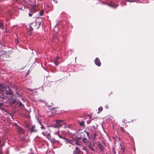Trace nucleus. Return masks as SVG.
<instances>
[{
  "instance_id": "1",
  "label": "nucleus",
  "mask_w": 154,
  "mask_h": 154,
  "mask_svg": "<svg viewBox=\"0 0 154 154\" xmlns=\"http://www.w3.org/2000/svg\"><path fill=\"white\" fill-rule=\"evenodd\" d=\"M10 53L7 52H5L0 49V55L2 60L4 61L7 60L6 58L10 56Z\"/></svg>"
},
{
  "instance_id": "2",
  "label": "nucleus",
  "mask_w": 154,
  "mask_h": 154,
  "mask_svg": "<svg viewBox=\"0 0 154 154\" xmlns=\"http://www.w3.org/2000/svg\"><path fill=\"white\" fill-rule=\"evenodd\" d=\"M41 23V22L40 21H38V22H34L32 23L29 25L30 30H32L33 28L38 29L40 27Z\"/></svg>"
},
{
  "instance_id": "3",
  "label": "nucleus",
  "mask_w": 154,
  "mask_h": 154,
  "mask_svg": "<svg viewBox=\"0 0 154 154\" xmlns=\"http://www.w3.org/2000/svg\"><path fill=\"white\" fill-rule=\"evenodd\" d=\"M56 124L54 126V127L55 128H59L61 127L63 124H64V121L63 120H56Z\"/></svg>"
},
{
  "instance_id": "4",
  "label": "nucleus",
  "mask_w": 154,
  "mask_h": 154,
  "mask_svg": "<svg viewBox=\"0 0 154 154\" xmlns=\"http://www.w3.org/2000/svg\"><path fill=\"white\" fill-rule=\"evenodd\" d=\"M82 141L86 145L88 146L90 149H92V147L91 146V143L90 142L88 141L87 138H84L82 140Z\"/></svg>"
},
{
  "instance_id": "5",
  "label": "nucleus",
  "mask_w": 154,
  "mask_h": 154,
  "mask_svg": "<svg viewBox=\"0 0 154 154\" xmlns=\"http://www.w3.org/2000/svg\"><path fill=\"white\" fill-rule=\"evenodd\" d=\"M57 134L58 135V136H59V137L60 138H62V139L65 140V141L66 143H70L71 144H73V142L71 140H68V139H66V138H64V137H61L60 135H59V134L58 132L57 133Z\"/></svg>"
},
{
  "instance_id": "6",
  "label": "nucleus",
  "mask_w": 154,
  "mask_h": 154,
  "mask_svg": "<svg viewBox=\"0 0 154 154\" xmlns=\"http://www.w3.org/2000/svg\"><path fill=\"white\" fill-rule=\"evenodd\" d=\"M28 128L31 132H36L37 131V130L35 129L34 125H29L28 126Z\"/></svg>"
},
{
  "instance_id": "7",
  "label": "nucleus",
  "mask_w": 154,
  "mask_h": 154,
  "mask_svg": "<svg viewBox=\"0 0 154 154\" xmlns=\"http://www.w3.org/2000/svg\"><path fill=\"white\" fill-rule=\"evenodd\" d=\"M95 64L98 66H100L101 63L100 59L97 57L95 58L94 60Z\"/></svg>"
},
{
  "instance_id": "8",
  "label": "nucleus",
  "mask_w": 154,
  "mask_h": 154,
  "mask_svg": "<svg viewBox=\"0 0 154 154\" xmlns=\"http://www.w3.org/2000/svg\"><path fill=\"white\" fill-rule=\"evenodd\" d=\"M106 5L110 7H111L113 8H116L118 5V4H116V5H114V3L112 2H111L109 3H106Z\"/></svg>"
},
{
  "instance_id": "9",
  "label": "nucleus",
  "mask_w": 154,
  "mask_h": 154,
  "mask_svg": "<svg viewBox=\"0 0 154 154\" xmlns=\"http://www.w3.org/2000/svg\"><path fill=\"white\" fill-rule=\"evenodd\" d=\"M74 153L76 154H81V151L79 150L78 147H76L74 151Z\"/></svg>"
},
{
  "instance_id": "10",
  "label": "nucleus",
  "mask_w": 154,
  "mask_h": 154,
  "mask_svg": "<svg viewBox=\"0 0 154 154\" xmlns=\"http://www.w3.org/2000/svg\"><path fill=\"white\" fill-rule=\"evenodd\" d=\"M18 130L20 133L24 134V130L20 127H18Z\"/></svg>"
},
{
  "instance_id": "11",
  "label": "nucleus",
  "mask_w": 154,
  "mask_h": 154,
  "mask_svg": "<svg viewBox=\"0 0 154 154\" xmlns=\"http://www.w3.org/2000/svg\"><path fill=\"white\" fill-rule=\"evenodd\" d=\"M72 140L73 142V144H72L73 145H75V144H76V145H78V146H81V145L82 143L77 140H75V141H73Z\"/></svg>"
},
{
  "instance_id": "12",
  "label": "nucleus",
  "mask_w": 154,
  "mask_h": 154,
  "mask_svg": "<svg viewBox=\"0 0 154 154\" xmlns=\"http://www.w3.org/2000/svg\"><path fill=\"white\" fill-rule=\"evenodd\" d=\"M5 26L3 25V23L2 21H0V28L2 29L3 30L5 28Z\"/></svg>"
},
{
  "instance_id": "13",
  "label": "nucleus",
  "mask_w": 154,
  "mask_h": 154,
  "mask_svg": "<svg viewBox=\"0 0 154 154\" xmlns=\"http://www.w3.org/2000/svg\"><path fill=\"white\" fill-rule=\"evenodd\" d=\"M98 147L101 150H103L105 148L104 146L100 144H98Z\"/></svg>"
},
{
  "instance_id": "14",
  "label": "nucleus",
  "mask_w": 154,
  "mask_h": 154,
  "mask_svg": "<svg viewBox=\"0 0 154 154\" xmlns=\"http://www.w3.org/2000/svg\"><path fill=\"white\" fill-rule=\"evenodd\" d=\"M58 58L57 57L56 59H55L54 60V64L56 66H57L58 65L59 63V62H58L57 61V60L58 59Z\"/></svg>"
},
{
  "instance_id": "15",
  "label": "nucleus",
  "mask_w": 154,
  "mask_h": 154,
  "mask_svg": "<svg viewBox=\"0 0 154 154\" xmlns=\"http://www.w3.org/2000/svg\"><path fill=\"white\" fill-rule=\"evenodd\" d=\"M84 122L83 121H82L81 122H79V125H80L82 127L84 126Z\"/></svg>"
},
{
  "instance_id": "16",
  "label": "nucleus",
  "mask_w": 154,
  "mask_h": 154,
  "mask_svg": "<svg viewBox=\"0 0 154 154\" xmlns=\"http://www.w3.org/2000/svg\"><path fill=\"white\" fill-rule=\"evenodd\" d=\"M103 110V108L101 106H100L98 109V113H99L101 112Z\"/></svg>"
},
{
  "instance_id": "17",
  "label": "nucleus",
  "mask_w": 154,
  "mask_h": 154,
  "mask_svg": "<svg viewBox=\"0 0 154 154\" xmlns=\"http://www.w3.org/2000/svg\"><path fill=\"white\" fill-rule=\"evenodd\" d=\"M2 100H3V99H0V101H2V103H0V106H2L3 105L4 103H5V102L4 101Z\"/></svg>"
},
{
  "instance_id": "18",
  "label": "nucleus",
  "mask_w": 154,
  "mask_h": 154,
  "mask_svg": "<svg viewBox=\"0 0 154 154\" xmlns=\"http://www.w3.org/2000/svg\"><path fill=\"white\" fill-rule=\"evenodd\" d=\"M19 106L21 107V106H24V105L22 104V103L20 102H19Z\"/></svg>"
},
{
  "instance_id": "19",
  "label": "nucleus",
  "mask_w": 154,
  "mask_h": 154,
  "mask_svg": "<svg viewBox=\"0 0 154 154\" xmlns=\"http://www.w3.org/2000/svg\"><path fill=\"white\" fill-rule=\"evenodd\" d=\"M121 150L122 151V152L124 153L125 152V149L124 148L121 147Z\"/></svg>"
},
{
  "instance_id": "20",
  "label": "nucleus",
  "mask_w": 154,
  "mask_h": 154,
  "mask_svg": "<svg viewBox=\"0 0 154 154\" xmlns=\"http://www.w3.org/2000/svg\"><path fill=\"white\" fill-rule=\"evenodd\" d=\"M39 15L40 16L43 15V11H42L40 12H39Z\"/></svg>"
},
{
  "instance_id": "21",
  "label": "nucleus",
  "mask_w": 154,
  "mask_h": 154,
  "mask_svg": "<svg viewBox=\"0 0 154 154\" xmlns=\"http://www.w3.org/2000/svg\"><path fill=\"white\" fill-rule=\"evenodd\" d=\"M121 130L122 132H123L124 133L125 132V130L122 127H121Z\"/></svg>"
},
{
  "instance_id": "22",
  "label": "nucleus",
  "mask_w": 154,
  "mask_h": 154,
  "mask_svg": "<svg viewBox=\"0 0 154 154\" xmlns=\"http://www.w3.org/2000/svg\"><path fill=\"white\" fill-rule=\"evenodd\" d=\"M97 136V134L95 133L94 135V139H95V137Z\"/></svg>"
},
{
  "instance_id": "23",
  "label": "nucleus",
  "mask_w": 154,
  "mask_h": 154,
  "mask_svg": "<svg viewBox=\"0 0 154 154\" xmlns=\"http://www.w3.org/2000/svg\"><path fill=\"white\" fill-rule=\"evenodd\" d=\"M82 149V150H86V148L85 147H83Z\"/></svg>"
},
{
  "instance_id": "24",
  "label": "nucleus",
  "mask_w": 154,
  "mask_h": 154,
  "mask_svg": "<svg viewBox=\"0 0 154 154\" xmlns=\"http://www.w3.org/2000/svg\"><path fill=\"white\" fill-rule=\"evenodd\" d=\"M41 128L42 129H44V127L43 126V125H41Z\"/></svg>"
},
{
  "instance_id": "25",
  "label": "nucleus",
  "mask_w": 154,
  "mask_h": 154,
  "mask_svg": "<svg viewBox=\"0 0 154 154\" xmlns=\"http://www.w3.org/2000/svg\"><path fill=\"white\" fill-rule=\"evenodd\" d=\"M29 17H31L32 16V14L31 13H29Z\"/></svg>"
},
{
  "instance_id": "26",
  "label": "nucleus",
  "mask_w": 154,
  "mask_h": 154,
  "mask_svg": "<svg viewBox=\"0 0 154 154\" xmlns=\"http://www.w3.org/2000/svg\"><path fill=\"white\" fill-rule=\"evenodd\" d=\"M86 134H87V136L88 137V135H89V133L88 132H86Z\"/></svg>"
},
{
  "instance_id": "27",
  "label": "nucleus",
  "mask_w": 154,
  "mask_h": 154,
  "mask_svg": "<svg viewBox=\"0 0 154 154\" xmlns=\"http://www.w3.org/2000/svg\"><path fill=\"white\" fill-rule=\"evenodd\" d=\"M76 138L77 139V140H79L81 139V137H76Z\"/></svg>"
},
{
  "instance_id": "28",
  "label": "nucleus",
  "mask_w": 154,
  "mask_h": 154,
  "mask_svg": "<svg viewBox=\"0 0 154 154\" xmlns=\"http://www.w3.org/2000/svg\"><path fill=\"white\" fill-rule=\"evenodd\" d=\"M15 102V100H13L12 101V103L13 104V103H14Z\"/></svg>"
},
{
  "instance_id": "29",
  "label": "nucleus",
  "mask_w": 154,
  "mask_h": 154,
  "mask_svg": "<svg viewBox=\"0 0 154 154\" xmlns=\"http://www.w3.org/2000/svg\"><path fill=\"white\" fill-rule=\"evenodd\" d=\"M127 1H128V2H131L130 0H127Z\"/></svg>"
},
{
  "instance_id": "30",
  "label": "nucleus",
  "mask_w": 154,
  "mask_h": 154,
  "mask_svg": "<svg viewBox=\"0 0 154 154\" xmlns=\"http://www.w3.org/2000/svg\"><path fill=\"white\" fill-rule=\"evenodd\" d=\"M57 24L55 25V26L54 27V28H55V27H56V26H57Z\"/></svg>"
}]
</instances>
